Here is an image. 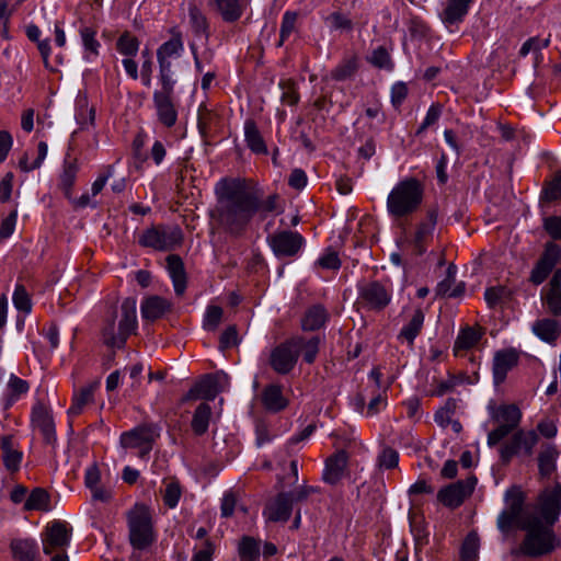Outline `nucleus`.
Here are the masks:
<instances>
[{"instance_id":"nucleus-20","label":"nucleus","mask_w":561,"mask_h":561,"mask_svg":"<svg viewBox=\"0 0 561 561\" xmlns=\"http://www.w3.org/2000/svg\"><path fill=\"white\" fill-rule=\"evenodd\" d=\"M293 503L290 494L286 492L278 493L274 499L268 501L263 510V516L268 522H287L290 518Z\"/></svg>"},{"instance_id":"nucleus-26","label":"nucleus","mask_w":561,"mask_h":561,"mask_svg":"<svg viewBox=\"0 0 561 561\" xmlns=\"http://www.w3.org/2000/svg\"><path fill=\"white\" fill-rule=\"evenodd\" d=\"M171 308L172 304L170 300L154 295L142 300L140 311L145 320L156 321L168 313Z\"/></svg>"},{"instance_id":"nucleus-42","label":"nucleus","mask_w":561,"mask_h":561,"mask_svg":"<svg viewBox=\"0 0 561 561\" xmlns=\"http://www.w3.org/2000/svg\"><path fill=\"white\" fill-rule=\"evenodd\" d=\"M558 450L553 446L545 447L538 456L539 472L543 477H549L556 470V459Z\"/></svg>"},{"instance_id":"nucleus-5","label":"nucleus","mask_w":561,"mask_h":561,"mask_svg":"<svg viewBox=\"0 0 561 561\" xmlns=\"http://www.w3.org/2000/svg\"><path fill=\"white\" fill-rule=\"evenodd\" d=\"M129 542L135 550H147L156 540L151 514L145 505H136L127 514Z\"/></svg>"},{"instance_id":"nucleus-27","label":"nucleus","mask_w":561,"mask_h":561,"mask_svg":"<svg viewBox=\"0 0 561 561\" xmlns=\"http://www.w3.org/2000/svg\"><path fill=\"white\" fill-rule=\"evenodd\" d=\"M261 402L268 412L277 413L288 405V400L283 394V387L278 383H270L261 393Z\"/></svg>"},{"instance_id":"nucleus-22","label":"nucleus","mask_w":561,"mask_h":561,"mask_svg":"<svg viewBox=\"0 0 561 561\" xmlns=\"http://www.w3.org/2000/svg\"><path fill=\"white\" fill-rule=\"evenodd\" d=\"M348 462V455L345 450H337L325 460L322 474L324 482L334 485L341 481Z\"/></svg>"},{"instance_id":"nucleus-51","label":"nucleus","mask_w":561,"mask_h":561,"mask_svg":"<svg viewBox=\"0 0 561 561\" xmlns=\"http://www.w3.org/2000/svg\"><path fill=\"white\" fill-rule=\"evenodd\" d=\"M368 61L380 69L391 70L393 68V62L388 50L383 46H379L371 51V55L368 57Z\"/></svg>"},{"instance_id":"nucleus-55","label":"nucleus","mask_w":561,"mask_h":561,"mask_svg":"<svg viewBox=\"0 0 561 561\" xmlns=\"http://www.w3.org/2000/svg\"><path fill=\"white\" fill-rule=\"evenodd\" d=\"M282 89V102L289 106H294L299 101V94L297 91L296 82L294 80H283L279 82Z\"/></svg>"},{"instance_id":"nucleus-19","label":"nucleus","mask_w":561,"mask_h":561,"mask_svg":"<svg viewBox=\"0 0 561 561\" xmlns=\"http://www.w3.org/2000/svg\"><path fill=\"white\" fill-rule=\"evenodd\" d=\"M226 382L227 376L225 374L206 375L188 391L187 398L214 400L222 391Z\"/></svg>"},{"instance_id":"nucleus-10","label":"nucleus","mask_w":561,"mask_h":561,"mask_svg":"<svg viewBox=\"0 0 561 561\" xmlns=\"http://www.w3.org/2000/svg\"><path fill=\"white\" fill-rule=\"evenodd\" d=\"M160 426L153 423H142L131 428L130 431L124 432L121 435L119 442L124 448H138L139 457L141 459L147 458L152 449L154 442L160 436Z\"/></svg>"},{"instance_id":"nucleus-41","label":"nucleus","mask_w":561,"mask_h":561,"mask_svg":"<svg viewBox=\"0 0 561 561\" xmlns=\"http://www.w3.org/2000/svg\"><path fill=\"white\" fill-rule=\"evenodd\" d=\"M25 511H48L49 494L43 488H35L24 503Z\"/></svg>"},{"instance_id":"nucleus-57","label":"nucleus","mask_w":561,"mask_h":561,"mask_svg":"<svg viewBox=\"0 0 561 561\" xmlns=\"http://www.w3.org/2000/svg\"><path fill=\"white\" fill-rule=\"evenodd\" d=\"M540 199L546 202L561 199V171L557 172L553 180L543 188Z\"/></svg>"},{"instance_id":"nucleus-39","label":"nucleus","mask_w":561,"mask_h":561,"mask_svg":"<svg viewBox=\"0 0 561 561\" xmlns=\"http://www.w3.org/2000/svg\"><path fill=\"white\" fill-rule=\"evenodd\" d=\"M424 318L423 311L416 309L409 323L401 329L398 339L405 340L410 345H413L415 337L422 330Z\"/></svg>"},{"instance_id":"nucleus-58","label":"nucleus","mask_w":561,"mask_h":561,"mask_svg":"<svg viewBox=\"0 0 561 561\" xmlns=\"http://www.w3.org/2000/svg\"><path fill=\"white\" fill-rule=\"evenodd\" d=\"M224 310L221 307L218 306H209L206 310L205 318H204V329L208 331H215L221 319H222Z\"/></svg>"},{"instance_id":"nucleus-29","label":"nucleus","mask_w":561,"mask_h":561,"mask_svg":"<svg viewBox=\"0 0 561 561\" xmlns=\"http://www.w3.org/2000/svg\"><path fill=\"white\" fill-rule=\"evenodd\" d=\"M167 268L172 279L175 294L182 296L186 289V273L182 259L176 254L168 255Z\"/></svg>"},{"instance_id":"nucleus-12","label":"nucleus","mask_w":561,"mask_h":561,"mask_svg":"<svg viewBox=\"0 0 561 561\" xmlns=\"http://www.w3.org/2000/svg\"><path fill=\"white\" fill-rule=\"evenodd\" d=\"M266 242L278 259L294 257L305 245L304 237L299 232L291 230H282L268 234Z\"/></svg>"},{"instance_id":"nucleus-16","label":"nucleus","mask_w":561,"mask_h":561,"mask_svg":"<svg viewBox=\"0 0 561 561\" xmlns=\"http://www.w3.org/2000/svg\"><path fill=\"white\" fill-rule=\"evenodd\" d=\"M437 216L438 214L435 208L430 209L425 220L417 225L414 234L409 240L415 255H423L426 252L427 244L433 239Z\"/></svg>"},{"instance_id":"nucleus-30","label":"nucleus","mask_w":561,"mask_h":561,"mask_svg":"<svg viewBox=\"0 0 561 561\" xmlns=\"http://www.w3.org/2000/svg\"><path fill=\"white\" fill-rule=\"evenodd\" d=\"M80 165L78 160L67 154L64 160L62 171L59 176V187L68 199L71 198V191L75 185Z\"/></svg>"},{"instance_id":"nucleus-2","label":"nucleus","mask_w":561,"mask_h":561,"mask_svg":"<svg viewBox=\"0 0 561 561\" xmlns=\"http://www.w3.org/2000/svg\"><path fill=\"white\" fill-rule=\"evenodd\" d=\"M520 529L526 531L520 551L527 557L546 556L561 547V539L548 525H543L541 518L537 515H529L520 524Z\"/></svg>"},{"instance_id":"nucleus-52","label":"nucleus","mask_w":561,"mask_h":561,"mask_svg":"<svg viewBox=\"0 0 561 561\" xmlns=\"http://www.w3.org/2000/svg\"><path fill=\"white\" fill-rule=\"evenodd\" d=\"M519 438L520 437H518V431H517L512 435V437L506 443H504L501 446L500 457L504 463L510 462L511 459L513 458V456L520 453Z\"/></svg>"},{"instance_id":"nucleus-33","label":"nucleus","mask_w":561,"mask_h":561,"mask_svg":"<svg viewBox=\"0 0 561 561\" xmlns=\"http://www.w3.org/2000/svg\"><path fill=\"white\" fill-rule=\"evenodd\" d=\"M472 0H447L440 18L446 25H454L463 20Z\"/></svg>"},{"instance_id":"nucleus-32","label":"nucleus","mask_w":561,"mask_h":561,"mask_svg":"<svg viewBox=\"0 0 561 561\" xmlns=\"http://www.w3.org/2000/svg\"><path fill=\"white\" fill-rule=\"evenodd\" d=\"M244 141L248 148L255 154H267V146L256 125V123L249 118L244 122Z\"/></svg>"},{"instance_id":"nucleus-45","label":"nucleus","mask_w":561,"mask_h":561,"mask_svg":"<svg viewBox=\"0 0 561 561\" xmlns=\"http://www.w3.org/2000/svg\"><path fill=\"white\" fill-rule=\"evenodd\" d=\"M139 45L140 43L136 36L129 32H124L116 42V49L124 56L134 57L139 50Z\"/></svg>"},{"instance_id":"nucleus-61","label":"nucleus","mask_w":561,"mask_h":561,"mask_svg":"<svg viewBox=\"0 0 561 561\" xmlns=\"http://www.w3.org/2000/svg\"><path fill=\"white\" fill-rule=\"evenodd\" d=\"M440 115H442V106L439 104H432L426 113V116H425L423 123L417 128L416 135H421L428 127L435 125L438 122Z\"/></svg>"},{"instance_id":"nucleus-46","label":"nucleus","mask_w":561,"mask_h":561,"mask_svg":"<svg viewBox=\"0 0 561 561\" xmlns=\"http://www.w3.org/2000/svg\"><path fill=\"white\" fill-rule=\"evenodd\" d=\"M48 151L47 144L45 141H39L37 145V157L36 159L30 163L28 161V154L25 152L22 158L19 160V168L23 172H31L33 170H36L41 168L42 163L46 159Z\"/></svg>"},{"instance_id":"nucleus-59","label":"nucleus","mask_w":561,"mask_h":561,"mask_svg":"<svg viewBox=\"0 0 561 561\" xmlns=\"http://www.w3.org/2000/svg\"><path fill=\"white\" fill-rule=\"evenodd\" d=\"M14 307L23 312L28 313L32 309L30 296L23 285H16L13 293Z\"/></svg>"},{"instance_id":"nucleus-54","label":"nucleus","mask_w":561,"mask_h":561,"mask_svg":"<svg viewBox=\"0 0 561 561\" xmlns=\"http://www.w3.org/2000/svg\"><path fill=\"white\" fill-rule=\"evenodd\" d=\"M182 495V489L178 481H169L165 484V489L163 491V502L164 504L170 507L174 508L181 499Z\"/></svg>"},{"instance_id":"nucleus-44","label":"nucleus","mask_w":561,"mask_h":561,"mask_svg":"<svg viewBox=\"0 0 561 561\" xmlns=\"http://www.w3.org/2000/svg\"><path fill=\"white\" fill-rule=\"evenodd\" d=\"M553 266L554 259L546 253L533 268L530 274V282L535 285L541 284L548 277Z\"/></svg>"},{"instance_id":"nucleus-49","label":"nucleus","mask_w":561,"mask_h":561,"mask_svg":"<svg viewBox=\"0 0 561 561\" xmlns=\"http://www.w3.org/2000/svg\"><path fill=\"white\" fill-rule=\"evenodd\" d=\"M542 299L547 310L554 317H561V289L547 288L542 293Z\"/></svg>"},{"instance_id":"nucleus-53","label":"nucleus","mask_w":561,"mask_h":561,"mask_svg":"<svg viewBox=\"0 0 561 561\" xmlns=\"http://www.w3.org/2000/svg\"><path fill=\"white\" fill-rule=\"evenodd\" d=\"M357 70V61L350 58L336 66L332 71V78L337 81H344L351 78Z\"/></svg>"},{"instance_id":"nucleus-13","label":"nucleus","mask_w":561,"mask_h":561,"mask_svg":"<svg viewBox=\"0 0 561 561\" xmlns=\"http://www.w3.org/2000/svg\"><path fill=\"white\" fill-rule=\"evenodd\" d=\"M477 484V478L470 476L465 480L451 483L437 493V500L446 507L457 508L469 497Z\"/></svg>"},{"instance_id":"nucleus-11","label":"nucleus","mask_w":561,"mask_h":561,"mask_svg":"<svg viewBox=\"0 0 561 561\" xmlns=\"http://www.w3.org/2000/svg\"><path fill=\"white\" fill-rule=\"evenodd\" d=\"M492 419L497 426L488 434L489 447H494L518 427L522 412L516 404H502L493 413Z\"/></svg>"},{"instance_id":"nucleus-28","label":"nucleus","mask_w":561,"mask_h":561,"mask_svg":"<svg viewBox=\"0 0 561 561\" xmlns=\"http://www.w3.org/2000/svg\"><path fill=\"white\" fill-rule=\"evenodd\" d=\"M100 381L95 380L87 386H83L80 390L73 393L72 404L68 409L67 413L69 416H78L84 410V408L91 404L94 400V392L99 388Z\"/></svg>"},{"instance_id":"nucleus-37","label":"nucleus","mask_w":561,"mask_h":561,"mask_svg":"<svg viewBox=\"0 0 561 561\" xmlns=\"http://www.w3.org/2000/svg\"><path fill=\"white\" fill-rule=\"evenodd\" d=\"M79 34L84 48V59L89 62L93 61L99 56L101 47L100 42L96 39V30L90 26H81Z\"/></svg>"},{"instance_id":"nucleus-47","label":"nucleus","mask_w":561,"mask_h":561,"mask_svg":"<svg viewBox=\"0 0 561 561\" xmlns=\"http://www.w3.org/2000/svg\"><path fill=\"white\" fill-rule=\"evenodd\" d=\"M297 19L298 14L294 11H286L284 13L277 46H282L296 32Z\"/></svg>"},{"instance_id":"nucleus-9","label":"nucleus","mask_w":561,"mask_h":561,"mask_svg":"<svg viewBox=\"0 0 561 561\" xmlns=\"http://www.w3.org/2000/svg\"><path fill=\"white\" fill-rule=\"evenodd\" d=\"M183 236L179 227L152 226L142 231L138 242L141 247L157 251H169L180 245Z\"/></svg>"},{"instance_id":"nucleus-60","label":"nucleus","mask_w":561,"mask_h":561,"mask_svg":"<svg viewBox=\"0 0 561 561\" xmlns=\"http://www.w3.org/2000/svg\"><path fill=\"white\" fill-rule=\"evenodd\" d=\"M510 291L502 286L486 288L484 293V299L490 308H494L500 305Z\"/></svg>"},{"instance_id":"nucleus-1","label":"nucleus","mask_w":561,"mask_h":561,"mask_svg":"<svg viewBox=\"0 0 561 561\" xmlns=\"http://www.w3.org/2000/svg\"><path fill=\"white\" fill-rule=\"evenodd\" d=\"M216 206L210 216L231 238H242L254 218L276 210L277 194L264 197L263 190L242 179H221L215 186Z\"/></svg>"},{"instance_id":"nucleus-64","label":"nucleus","mask_w":561,"mask_h":561,"mask_svg":"<svg viewBox=\"0 0 561 561\" xmlns=\"http://www.w3.org/2000/svg\"><path fill=\"white\" fill-rule=\"evenodd\" d=\"M543 227L554 240H561V217L550 216L545 218Z\"/></svg>"},{"instance_id":"nucleus-40","label":"nucleus","mask_w":561,"mask_h":561,"mask_svg":"<svg viewBox=\"0 0 561 561\" xmlns=\"http://www.w3.org/2000/svg\"><path fill=\"white\" fill-rule=\"evenodd\" d=\"M210 416L211 408L208 403H201L195 409L191 426L196 435L201 436L207 432Z\"/></svg>"},{"instance_id":"nucleus-6","label":"nucleus","mask_w":561,"mask_h":561,"mask_svg":"<svg viewBox=\"0 0 561 561\" xmlns=\"http://www.w3.org/2000/svg\"><path fill=\"white\" fill-rule=\"evenodd\" d=\"M392 300L389 280H369L358 285L357 305L366 311H383Z\"/></svg>"},{"instance_id":"nucleus-43","label":"nucleus","mask_w":561,"mask_h":561,"mask_svg":"<svg viewBox=\"0 0 561 561\" xmlns=\"http://www.w3.org/2000/svg\"><path fill=\"white\" fill-rule=\"evenodd\" d=\"M238 552L241 561H257L260 543L253 537L243 536L239 542Z\"/></svg>"},{"instance_id":"nucleus-56","label":"nucleus","mask_w":561,"mask_h":561,"mask_svg":"<svg viewBox=\"0 0 561 561\" xmlns=\"http://www.w3.org/2000/svg\"><path fill=\"white\" fill-rule=\"evenodd\" d=\"M325 23L334 31H351L353 28L352 20L339 11L329 14L325 18Z\"/></svg>"},{"instance_id":"nucleus-35","label":"nucleus","mask_w":561,"mask_h":561,"mask_svg":"<svg viewBox=\"0 0 561 561\" xmlns=\"http://www.w3.org/2000/svg\"><path fill=\"white\" fill-rule=\"evenodd\" d=\"M329 314L322 305H313L307 309L301 319V329L304 331H316L322 328Z\"/></svg>"},{"instance_id":"nucleus-7","label":"nucleus","mask_w":561,"mask_h":561,"mask_svg":"<svg viewBox=\"0 0 561 561\" xmlns=\"http://www.w3.org/2000/svg\"><path fill=\"white\" fill-rule=\"evenodd\" d=\"M160 89L152 95L153 106L159 123L165 128L176 125L179 112L175 102V80H159Z\"/></svg>"},{"instance_id":"nucleus-63","label":"nucleus","mask_w":561,"mask_h":561,"mask_svg":"<svg viewBox=\"0 0 561 561\" xmlns=\"http://www.w3.org/2000/svg\"><path fill=\"white\" fill-rule=\"evenodd\" d=\"M215 549V543L209 539H205L202 547L193 554L191 561H213Z\"/></svg>"},{"instance_id":"nucleus-18","label":"nucleus","mask_w":561,"mask_h":561,"mask_svg":"<svg viewBox=\"0 0 561 561\" xmlns=\"http://www.w3.org/2000/svg\"><path fill=\"white\" fill-rule=\"evenodd\" d=\"M71 529L65 522L55 520L47 526L43 538V551L45 554H51L56 549H64L69 545Z\"/></svg>"},{"instance_id":"nucleus-3","label":"nucleus","mask_w":561,"mask_h":561,"mask_svg":"<svg viewBox=\"0 0 561 561\" xmlns=\"http://www.w3.org/2000/svg\"><path fill=\"white\" fill-rule=\"evenodd\" d=\"M424 188L415 178L400 181L387 198V209L394 217H404L414 213L422 203Z\"/></svg>"},{"instance_id":"nucleus-14","label":"nucleus","mask_w":561,"mask_h":561,"mask_svg":"<svg viewBox=\"0 0 561 561\" xmlns=\"http://www.w3.org/2000/svg\"><path fill=\"white\" fill-rule=\"evenodd\" d=\"M295 343L290 337L271 351L268 364L275 373L287 375L295 368L298 360Z\"/></svg>"},{"instance_id":"nucleus-50","label":"nucleus","mask_w":561,"mask_h":561,"mask_svg":"<svg viewBox=\"0 0 561 561\" xmlns=\"http://www.w3.org/2000/svg\"><path fill=\"white\" fill-rule=\"evenodd\" d=\"M479 550V536L476 533H470L463 540L461 547L462 561H476Z\"/></svg>"},{"instance_id":"nucleus-17","label":"nucleus","mask_w":561,"mask_h":561,"mask_svg":"<svg viewBox=\"0 0 561 561\" xmlns=\"http://www.w3.org/2000/svg\"><path fill=\"white\" fill-rule=\"evenodd\" d=\"M520 351L507 347L495 352L492 363L493 381L496 386L503 383L510 370L517 366Z\"/></svg>"},{"instance_id":"nucleus-4","label":"nucleus","mask_w":561,"mask_h":561,"mask_svg":"<svg viewBox=\"0 0 561 561\" xmlns=\"http://www.w3.org/2000/svg\"><path fill=\"white\" fill-rule=\"evenodd\" d=\"M136 299L128 297L121 305V320L118 322V332L115 333L116 314L113 313L103 328V341L107 346L122 348L127 337L137 329Z\"/></svg>"},{"instance_id":"nucleus-21","label":"nucleus","mask_w":561,"mask_h":561,"mask_svg":"<svg viewBox=\"0 0 561 561\" xmlns=\"http://www.w3.org/2000/svg\"><path fill=\"white\" fill-rule=\"evenodd\" d=\"M207 3L225 22L233 23L243 15L249 0H207Z\"/></svg>"},{"instance_id":"nucleus-38","label":"nucleus","mask_w":561,"mask_h":561,"mask_svg":"<svg viewBox=\"0 0 561 561\" xmlns=\"http://www.w3.org/2000/svg\"><path fill=\"white\" fill-rule=\"evenodd\" d=\"M481 337L482 332L472 327L461 329L454 344L455 354L458 355L460 351L470 350L480 341Z\"/></svg>"},{"instance_id":"nucleus-48","label":"nucleus","mask_w":561,"mask_h":561,"mask_svg":"<svg viewBox=\"0 0 561 561\" xmlns=\"http://www.w3.org/2000/svg\"><path fill=\"white\" fill-rule=\"evenodd\" d=\"M188 18L191 26L195 34H207L208 31V22L205 14L195 5L190 4L188 7Z\"/></svg>"},{"instance_id":"nucleus-8","label":"nucleus","mask_w":561,"mask_h":561,"mask_svg":"<svg viewBox=\"0 0 561 561\" xmlns=\"http://www.w3.org/2000/svg\"><path fill=\"white\" fill-rule=\"evenodd\" d=\"M524 501V494L518 488L514 486L506 491V508L500 513L496 520L501 533L506 535L514 527L520 529V524L529 517L530 514H523Z\"/></svg>"},{"instance_id":"nucleus-34","label":"nucleus","mask_w":561,"mask_h":561,"mask_svg":"<svg viewBox=\"0 0 561 561\" xmlns=\"http://www.w3.org/2000/svg\"><path fill=\"white\" fill-rule=\"evenodd\" d=\"M291 340L296 341L295 348L297 350V355L299 356L302 354V359L307 364H312L319 353L321 337L319 335H314L307 339L302 335H294L291 336Z\"/></svg>"},{"instance_id":"nucleus-24","label":"nucleus","mask_w":561,"mask_h":561,"mask_svg":"<svg viewBox=\"0 0 561 561\" xmlns=\"http://www.w3.org/2000/svg\"><path fill=\"white\" fill-rule=\"evenodd\" d=\"M32 424L41 431L47 444H51L55 440L54 420L42 403H37L32 410Z\"/></svg>"},{"instance_id":"nucleus-36","label":"nucleus","mask_w":561,"mask_h":561,"mask_svg":"<svg viewBox=\"0 0 561 561\" xmlns=\"http://www.w3.org/2000/svg\"><path fill=\"white\" fill-rule=\"evenodd\" d=\"M0 447L5 468L10 471H16L20 468L22 453L15 449L13 437L11 435L1 436Z\"/></svg>"},{"instance_id":"nucleus-62","label":"nucleus","mask_w":561,"mask_h":561,"mask_svg":"<svg viewBox=\"0 0 561 561\" xmlns=\"http://www.w3.org/2000/svg\"><path fill=\"white\" fill-rule=\"evenodd\" d=\"M378 461L381 468L393 469L398 466L399 454L393 448L387 447L380 454Z\"/></svg>"},{"instance_id":"nucleus-15","label":"nucleus","mask_w":561,"mask_h":561,"mask_svg":"<svg viewBox=\"0 0 561 561\" xmlns=\"http://www.w3.org/2000/svg\"><path fill=\"white\" fill-rule=\"evenodd\" d=\"M183 51V41L178 33L169 41L164 42L157 50V59L159 64V80H175L173 78L171 58L180 57Z\"/></svg>"},{"instance_id":"nucleus-23","label":"nucleus","mask_w":561,"mask_h":561,"mask_svg":"<svg viewBox=\"0 0 561 561\" xmlns=\"http://www.w3.org/2000/svg\"><path fill=\"white\" fill-rule=\"evenodd\" d=\"M561 512V485L546 491L540 496V515L547 524L552 525Z\"/></svg>"},{"instance_id":"nucleus-25","label":"nucleus","mask_w":561,"mask_h":561,"mask_svg":"<svg viewBox=\"0 0 561 561\" xmlns=\"http://www.w3.org/2000/svg\"><path fill=\"white\" fill-rule=\"evenodd\" d=\"M10 550L14 561H41L38 546L34 539H12Z\"/></svg>"},{"instance_id":"nucleus-31","label":"nucleus","mask_w":561,"mask_h":561,"mask_svg":"<svg viewBox=\"0 0 561 561\" xmlns=\"http://www.w3.org/2000/svg\"><path fill=\"white\" fill-rule=\"evenodd\" d=\"M533 332L541 341L553 344L561 334V322L550 318L537 320L533 324Z\"/></svg>"}]
</instances>
